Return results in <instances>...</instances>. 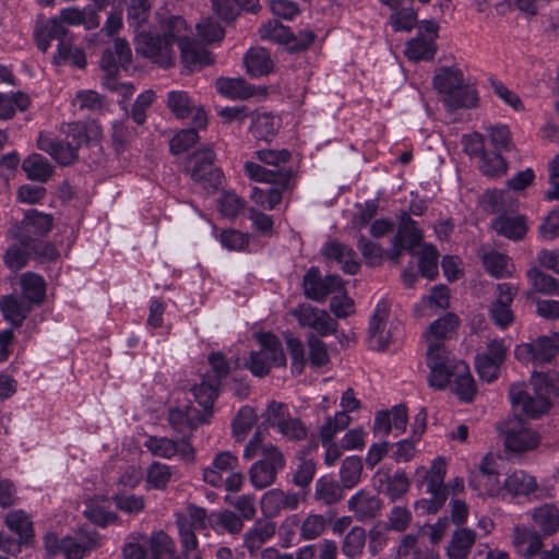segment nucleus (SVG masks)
Returning a JSON list of instances; mask_svg holds the SVG:
<instances>
[{
  "instance_id": "61",
  "label": "nucleus",
  "mask_w": 559,
  "mask_h": 559,
  "mask_svg": "<svg viewBox=\"0 0 559 559\" xmlns=\"http://www.w3.org/2000/svg\"><path fill=\"white\" fill-rule=\"evenodd\" d=\"M173 477L170 466L155 462L151 464L146 473V487L147 489H165Z\"/></svg>"
},
{
  "instance_id": "3",
  "label": "nucleus",
  "mask_w": 559,
  "mask_h": 559,
  "mask_svg": "<svg viewBox=\"0 0 559 559\" xmlns=\"http://www.w3.org/2000/svg\"><path fill=\"white\" fill-rule=\"evenodd\" d=\"M260 455L249 469L251 485L258 489H264L273 485L277 474L285 466V459L277 447L272 443H264L262 433L257 431L243 450V457L250 460Z\"/></svg>"
},
{
  "instance_id": "57",
  "label": "nucleus",
  "mask_w": 559,
  "mask_h": 559,
  "mask_svg": "<svg viewBox=\"0 0 559 559\" xmlns=\"http://www.w3.org/2000/svg\"><path fill=\"white\" fill-rule=\"evenodd\" d=\"M255 420L257 415L251 407L243 406L239 409L233 421V435L237 442H242L247 438Z\"/></svg>"
},
{
  "instance_id": "46",
  "label": "nucleus",
  "mask_w": 559,
  "mask_h": 559,
  "mask_svg": "<svg viewBox=\"0 0 559 559\" xmlns=\"http://www.w3.org/2000/svg\"><path fill=\"white\" fill-rule=\"evenodd\" d=\"M493 229L509 239L519 240L527 231L525 219L521 215H500L492 223Z\"/></svg>"
},
{
  "instance_id": "29",
  "label": "nucleus",
  "mask_w": 559,
  "mask_h": 559,
  "mask_svg": "<svg viewBox=\"0 0 559 559\" xmlns=\"http://www.w3.org/2000/svg\"><path fill=\"white\" fill-rule=\"evenodd\" d=\"M66 34L67 28L58 17H51L37 21L34 37L38 49L46 52L52 39H57L60 43V40L64 39Z\"/></svg>"
},
{
  "instance_id": "28",
  "label": "nucleus",
  "mask_w": 559,
  "mask_h": 559,
  "mask_svg": "<svg viewBox=\"0 0 559 559\" xmlns=\"http://www.w3.org/2000/svg\"><path fill=\"white\" fill-rule=\"evenodd\" d=\"M7 238L11 240V243L7 247V249L3 252V263L11 272L16 273L17 271L27 265L32 257V242H29L27 239H24L23 237Z\"/></svg>"
},
{
  "instance_id": "34",
  "label": "nucleus",
  "mask_w": 559,
  "mask_h": 559,
  "mask_svg": "<svg viewBox=\"0 0 559 559\" xmlns=\"http://www.w3.org/2000/svg\"><path fill=\"white\" fill-rule=\"evenodd\" d=\"M513 544L518 552L525 558L534 557L543 546L540 535L525 526H515L513 528Z\"/></svg>"
},
{
  "instance_id": "52",
  "label": "nucleus",
  "mask_w": 559,
  "mask_h": 559,
  "mask_svg": "<svg viewBox=\"0 0 559 559\" xmlns=\"http://www.w3.org/2000/svg\"><path fill=\"white\" fill-rule=\"evenodd\" d=\"M213 9L223 20H234L240 9L254 11L258 0H212Z\"/></svg>"
},
{
  "instance_id": "53",
  "label": "nucleus",
  "mask_w": 559,
  "mask_h": 559,
  "mask_svg": "<svg viewBox=\"0 0 559 559\" xmlns=\"http://www.w3.org/2000/svg\"><path fill=\"white\" fill-rule=\"evenodd\" d=\"M29 105V97L22 93L0 94V119H11L16 111H24Z\"/></svg>"
},
{
  "instance_id": "41",
  "label": "nucleus",
  "mask_w": 559,
  "mask_h": 559,
  "mask_svg": "<svg viewBox=\"0 0 559 559\" xmlns=\"http://www.w3.org/2000/svg\"><path fill=\"white\" fill-rule=\"evenodd\" d=\"M476 540V533L467 527H461L453 532L447 554L450 559H464Z\"/></svg>"
},
{
  "instance_id": "63",
  "label": "nucleus",
  "mask_w": 559,
  "mask_h": 559,
  "mask_svg": "<svg viewBox=\"0 0 559 559\" xmlns=\"http://www.w3.org/2000/svg\"><path fill=\"white\" fill-rule=\"evenodd\" d=\"M219 383L217 380H202L198 385L192 386L191 393L195 402L203 408H209L217 395Z\"/></svg>"
},
{
  "instance_id": "64",
  "label": "nucleus",
  "mask_w": 559,
  "mask_h": 559,
  "mask_svg": "<svg viewBox=\"0 0 559 559\" xmlns=\"http://www.w3.org/2000/svg\"><path fill=\"white\" fill-rule=\"evenodd\" d=\"M507 162L497 152H484L480 155L479 169L480 171L490 177H498L507 171Z\"/></svg>"
},
{
  "instance_id": "54",
  "label": "nucleus",
  "mask_w": 559,
  "mask_h": 559,
  "mask_svg": "<svg viewBox=\"0 0 559 559\" xmlns=\"http://www.w3.org/2000/svg\"><path fill=\"white\" fill-rule=\"evenodd\" d=\"M5 525L24 543H27L33 536V523L29 516L22 510L9 512L5 516Z\"/></svg>"
},
{
  "instance_id": "2",
  "label": "nucleus",
  "mask_w": 559,
  "mask_h": 559,
  "mask_svg": "<svg viewBox=\"0 0 559 559\" xmlns=\"http://www.w3.org/2000/svg\"><path fill=\"white\" fill-rule=\"evenodd\" d=\"M550 395H559V378L554 383L552 378L543 373H533L528 384L514 383L509 391L513 409L530 418H538L548 411Z\"/></svg>"
},
{
  "instance_id": "51",
  "label": "nucleus",
  "mask_w": 559,
  "mask_h": 559,
  "mask_svg": "<svg viewBox=\"0 0 559 559\" xmlns=\"http://www.w3.org/2000/svg\"><path fill=\"white\" fill-rule=\"evenodd\" d=\"M483 263L486 271L493 277H507L513 272V264L510 259L498 251H490L483 255Z\"/></svg>"
},
{
  "instance_id": "13",
  "label": "nucleus",
  "mask_w": 559,
  "mask_h": 559,
  "mask_svg": "<svg viewBox=\"0 0 559 559\" xmlns=\"http://www.w3.org/2000/svg\"><path fill=\"white\" fill-rule=\"evenodd\" d=\"M53 217L37 210H28L20 223H15L7 237L27 239L29 242L46 236L52 228Z\"/></svg>"
},
{
  "instance_id": "7",
  "label": "nucleus",
  "mask_w": 559,
  "mask_h": 559,
  "mask_svg": "<svg viewBox=\"0 0 559 559\" xmlns=\"http://www.w3.org/2000/svg\"><path fill=\"white\" fill-rule=\"evenodd\" d=\"M257 340L260 347L250 353L246 366L253 376L261 378L266 376L272 368L284 366L286 358L281 342L273 334L260 333L257 335Z\"/></svg>"
},
{
  "instance_id": "5",
  "label": "nucleus",
  "mask_w": 559,
  "mask_h": 559,
  "mask_svg": "<svg viewBox=\"0 0 559 559\" xmlns=\"http://www.w3.org/2000/svg\"><path fill=\"white\" fill-rule=\"evenodd\" d=\"M164 40L173 45L177 43L183 63L191 71L209 66L213 62L210 52L188 36L189 31L186 21L180 16H170L162 24Z\"/></svg>"
},
{
  "instance_id": "30",
  "label": "nucleus",
  "mask_w": 559,
  "mask_h": 559,
  "mask_svg": "<svg viewBox=\"0 0 559 559\" xmlns=\"http://www.w3.org/2000/svg\"><path fill=\"white\" fill-rule=\"evenodd\" d=\"M245 174L250 180L257 182L272 183L288 189L290 176L286 169H267L262 165L248 160L243 165Z\"/></svg>"
},
{
  "instance_id": "33",
  "label": "nucleus",
  "mask_w": 559,
  "mask_h": 559,
  "mask_svg": "<svg viewBox=\"0 0 559 559\" xmlns=\"http://www.w3.org/2000/svg\"><path fill=\"white\" fill-rule=\"evenodd\" d=\"M243 63L247 73L252 78L267 75L274 69V61L270 52L262 47L249 49L243 57Z\"/></svg>"
},
{
  "instance_id": "59",
  "label": "nucleus",
  "mask_w": 559,
  "mask_h": 559,
  "mask_svg": "<svg viewBox=\"0 0 559 559\" xmlns=\"http://www.w3.org/2000/svg\"><path fill=\"white\" fill-rule=\"evenodd\" d=\"M213 527L219 533L238 534L243 527V521L230 510H223L213 514Z\"/></svg>"
},
{
  "instance_id": "16",
  "label": "nucleus",
  "mask_w": 559,
  "mask_h": 559,
  "mask_svg": "<svg viewBox=\"0 0 559 559\" xmlns=\"http://www.w3.org/2000/svg\"><path fill=\"white\" fill-rule=\"evenodd\" d=\"M304 292L307 298L322 302L325 298L343 289V282L337 275L321 276L318 267H310L302 280Z\"/></svg>"
},
{
  "instance_id": "19",
  "label": "nucleus",
  "mask_w": 559,
  "mask_h": 559,
  "mask_svg": "<svg viewBox=\"0 0 559 559\" xmlns=\"http://www.w3.org/2000/svg\"><path fill=\"white\" fill-rule=\"evenodd\" d=\"M304 497L297 492L274 488L265 491L261 498L262 514L269 519L277 516L282 510H296Z\"/></svg>"
},
{
  "instance_id": "38",
  "label": "nucleus",
  "mask_w": 559,
  "mask_h": 559,
  "mask_svg": "<svg viewBox=\"0 0 559 559\" xmlns=\"http://www.w3.org/2000/svg\"><path fill=\"white\" fill-rule=\"evenodd\" d=\"M278 128V118L270 112H255L251 116L250 132L257 140L271 141Z\"/></svg>"
},
{
  "instance_id": "47",
  "label": "nucleus",
  "mask_w": 559,
  "mask_h": 559,
  "mask_svg": "<svg viewBox=\"0 0 559 559\" xmlns=\"http://www.w3.org/2000/svg\"><path fill=\"white\" fill-rule=\"evenodd\" d=\"M526 276L535 292L549 296H559V281L554 276L544 273L536 266L528 269Z\"/></svg>"
},
{
  "instance_id": "10",
  "label": "nucleus",
  "mask_w": 559,
  "mask_h": 559,
  "mask_svg": "<svg viewBox=\"0 0 559 559\" xmlns=\"http://www.w3.org/2000/svg\"><path fill=\"white\" fill-rule=\"evenodd\" d=\"M166 107L177 119L192 118V124L197 128H205L207 124L206 111L187 91H169L166 95Z\"/></svg>"
},
{
  "instance_id": "50",
  "label": "nucleus",
  "mask_w": 559,
  "mask_h": 559,
  "mask_svg": "<svg viewBox=\"0 0 559 559\" xmlns=\"http://www.w3.org/2000/svg\"><path fill=\"white\" fill-rule=\"evenodd\" d=\"M287 189H283L282 186L273 185L267 188H252L250 199L254 204L262 207L263 210H273L277 204L281 203L283 192Z\"/></svg>"
},
{
  "instance_id": "40",
  "label": "nucleus",
  "mask_w": 559,
  "mask_h": 559,
  "mask_svg": "<svg viewBox=\"0 0 559 559\" xmlns=\"http://www.w3.org/2000/svg\"><path fill=\"white\" fill-rule=\"evenodd\" d=\"M395 559H440L437 554L419 544L417 536L405 535L396 550Z\"/></svg>"
},
{
  "instance_id": "62",
  "label": "nucleus",
  "mask_w": 559,
  "mask_h": 559,
  "mask_svg": "<svg viewBox=\"0 0 559 559\" xmlns=\"http://www.w3.org/2000/svg\"><path fill=\"white\" fill-rule=\"evenodd\" d=\"M343 492L338 484L326 477H321L316 483L314 498L325 504H333L340 501Z\"/></svg>"
},
{
  "instance_id": "9",
  "label": "nucleus",
  "mask_w": 559,
  "mask_h": 559,
  "mask_svg": "<svg viewBox=\"0 0 559 559\" xmlns=\"http://www.w3.org/2000/svg\"><path fill=\"white\" fill-rule=\"evenodd\" d=\"M538 488L536 478L523 469L509 473L503 483L495 480L489 487V497L499 499L528 497Z\"/></svg>"
},
{
  "instance_id": "14",
  "label": "nucleus",
  "mask_w": 559,
  "mask_h": 559,
  "mask_svg": "<svg viewBox=\"0 0 559 559\" xmlns=\"http://www.w3.org/2000/svg\"><path fill=\"white\" fill-rule=\"evenodd\" d=\"M135 49L139 53L152 59L160 67L169 68L174 63V49L169 40L154 36L152 29L134 36Z\"/></svg>"
},
{
  "instance_id": "20",
  "label": "nucleus",
  "mask_w": 559,
  "mask_h": 559,
  "mask_svg": "<svg viewBox=\"0 0 559 559\" xmlns=\"http://www.w3.org/2000/svg\"><path fill=\"white\" fill-rule=\"evenodd\" d=\"M144 445L153 455L163 459H171L177 454L183 460L193 459V448L186 439L177 442L166 437H148Z\"/></svg>"
},
{
  "instance_id": "26",
  "label": "nucleus",
  "mask_w": 559,
  "mask_h": 559,
  "mask_svg": "<svg viewBox=\"0 0 559 559\" xmlns=\"http://www.w3.org/2000/svg\"><path fill=\"white\" fill-rule=\"evenodd\" d=\"M322 254L326 260L340 264L347 274H356L360 267L355 251L337 240L326 242L322 248Z\"/></svg>"
},
{
  "instance_id": "25",
  "label": "nucleus",
  "mask_w": 559,
  "mask_h": 559,
  "mask_svg": "<svg viewBox=\"0 0 559 559\" xmlns=\"http://www.w3.org/2000/svg\"><path fill=\"white\" fill-rule=\"evenodd\" d=\"M98 543L95 532L81 530L74 537H64L60 542V551L67 559H83Z\"/></svg>"
},
{
  "instance_id": "35",
  "label": "nucleus",
  "mask_w": 559,
  "mask_h": 559,
  "mask_svg": "<svg viewBox=\"0 0 559 559\" xmlns=\"http://www.w3.org/2000/svg\"><path fill=\"white\" fill-rule=\"evenodd\" d=\"M58 20L61 24L66 23L71 26L83 25L87 29L95 28L99 25V17L96 11L91 7L84 9L75 7L64 8L60 10Z\"/></svg>"
},
{
  "instance_id": "36",
  "label": "nucleus",
  "mask_w": 559,
  "mask_h": 559,
  "mask_svg": "<svg viewBox=\"0 0 559 559\" xmlns=\"http://www.w3.org/2000/svg\"><path fill=\"white\" fill-rule=\"evenodd\" d=\"M216 91L224 97L236 100L254 95V88L242 78H219L215 82Z\"/></svg>"
},
{
  "instance_id": "55",
  "label": "nucleus",
  "mask_w": 559,
  "mask_h": 559,
  "mask_svg": "<svg viewBox=\"0 0 559 559\" xmlns=\"http://www.w3.org/2000/svg\"><path fill=\"white\" fill-rule=\"evenodd\" d=\"M362 473V462L359 456H347L343 462L340 469L341 483L344 488L350 489L359 481Z\"/></svg>"
},
{
  "instance_id": "48",
  "label": "nucleus",
  "mask_w": 559,
  "mask_h": 559,
  "mask_svg": "<svg viewBox=\"0 0 559 559\" xmlns=\"http://www.w3.org/2000/svg\"><path fill=\"white\" fill-rule=\"evenodd\" d=\"M150 557L147 559H179L176 556L171 538L164 532H154L148 538Z\"/></svg>"
},
{
  "instance_id": "21",
  "label": "nucleus",
  "mask_w": 559,
  "mask_h": 559,
  "mask_svg": "<svg viewBox=\"0 0 559 559\" xmlns=\"http://www.w3.org/2000/svg\"><path fill=\"white\" fill-rule=\"evenodd\" d=\"M347 507L357 521L366 522L379 515L382 501L370 490L360 489L348 499Z\"/></svg>"
},
{
  "instance_id": "4",
  "label": "nucleus",
  "mask_w": 559,
  "mask_h": 559,
  "mask_svg": "<svg viewBox=\"0 0 559 559\" xmlns=\"http://www.w3.org/2000/svg\"><path fill=\"white\" fill-rule=\"evenodd\" d=\"M432 83L444 105L451 110L471 108L478 102L476 90L465 82L463 72L456 67L439 68Z\"/></svg>"
},
{
  "instance_id": "6",
  "label": "nucleus",
  "mask_w": 559,
  "mask_h": 559,
  "mask_svg": "<svg viewBox=\"0 0 559 559\" xmlns=\"http://www.w3.org/2000/svg\"><path fill=\"white\" fill-rule=\"evenodd\" d=\"M498 430L504 449L515 454L535 450L542 440L539 432L516 415L501 421Z\"/></svg>"
},
{
  "instance_id": "18",
  "label": "nucleus",
  "mask_w": 559,
  "mask_h": 559,
  "mask_svg": "<svg viewBox=\"0 0 559 559\" xmlns=\"http://www.w3.org/2000/svg\"><path fill=\"white\" fill-rule=\"evenodd\" d=\"M372 485L391 501H395L407 492L409 479L402 469L392 474L388 468H379L372 476Z\"/></svg>"
},
{
  "instance_id": "23",
  "label": "nucleus",
  "mask_w": 559,
  "mask_h": 559,
  "mask_svg": "<svg viewBox=\"0 0 559 559\" xmlns=\"http://www.w3.org/2000/svg\"><path fill=\"white\" fill-rule=\"evenodd\" d=\"M239 467L238 457L230 451H223L217 453L211 466L203 469V480L215 488L222 487L224 477L227 476Z\"/></svg>"
},
{
  "instance_id": "27",
  "label": "nucleus",
  "mask_w": 559,
  "mask_h": 559,
  "mask_svg": "<svg viewBox=\"0 0 559 559\" xmlns=\"http://www.w3.org/2000/svg\"><path fill=\"white\" fill-rule=\"evenodd\" d=\"M277 531L276 523L269 519H259L243 534V547L252 555L273 538Z\"/></svg>"
},
{
  "instance_id": "8",
  "label": "nucleus",
  "mask_w": 559,
  "mask_h": 559,
  "mask_svg": "<svg viewBox=\"0 0 559 559\" xmlns=\"http://www.w3.org/2000/svg\"><path fill=\"white\" fill-rule=\"evenodd\" d=\"M262 418L266 427L276 428L288 440H301L307 435L302 423L298 418L289 416L288 407L284 403L270 402Z\"/></svg>"
},
{
  "instance_id": "22",
  "label": "nucleus",
  "mask_w": 559,
  "mask_h": 559,
  "mask_svg": "<svg viewBox=\"0 0 559 559\" xmlns=\"http://www.w3.org/2000/svg\"><path fill=\"white\" fill-rule=\"evenodd\" d=\"M407 425V411L402 404L393 406L389 411H380L374 415L373 432L388 436L394 431L395 436L403 433Z\"/></svg>"
},
{
  "instance_id": "24",
  "label": "nucleus",
  "mask_w": 559,
  "mask_h": 559,
  "mask_svg": "<svg viewBox=\"0 0 559 559\" xmlns=\"http://www.w3.org/2000/svg\"><path fill=\"white\" fill-rule=\"evenodd\" d=\"M37 147L48 153L58 164L62 166L70 165L78 158L75 145H71L70 141L66 142L56 140L50 134L40 132L37 139Z\"/></svg>"
},
{
  "instance_id": "45",
  "label": "nucleus",
  "mask_w": 559,
  "mask_h": 559,
  "mask_svg": "<svg viewBox=\"0 0 559 559\" xmlns=\"http://www.w3.org/2000/svg\"><path fill=\"white\" fill-rule=\"evenodd\" d=\"M396 236L403 239L405 249L412 254H416V248L420 245L423 239V233L417 227V223L411 218L407 212L400 215V225Z\"/></svg>"
},
{
  "instance_id": "56",
  "label": "nucleus",
  "mask_w": 559,
  "mask_h": 559,
  "mask_svg": "<svg viewBox=\"0 0 559 559\" xmlns=\"http://www.w3.org/2000/svg\"><path fill=\"white\" fill-rule=\"evenodd\" d=\"M366 544V532L360 526H354L346 535L342 545V552L349 559L361 556Z\"/></svg>"
},
{
  "instance_id": "11",
  "label": "nucleus",
  "mask_w": 559,
  "mask_h": 559,
  "mask_svg": "<svg viewBox=\"0 0 559 559\" xmlns=\"http://www.w3.org/2000/svg\"><path fill=\"white\" fill-rule=\"evenodd\" d=\"M389 312V302L385 299H380L369 322V346L372 349H385L399 329V322H391L388 328Z\"/></svg>"
},
{
  "instance_id": "44",
  "label": "nucleus",
  "mask_w": 559,
  "mask_h": 559,
  "mask_svg": "<svg viewBox=\"0 0 559 559\" xmlns=\"http://www.w3.org/2000/svg\"><path fill=\"white\" fill-rule=\"evenodd\" d=\"M437 46L435 40L427 38L420 33L418 36L412 38L406 43L405 56L408 60L418 62L421 60H430L435 57Z\"/></svg>"
},
{
  "instance_id": "31",
  "label": "nucleus",
  "mask_w": 559,
  "mask_h": 559,
  "mask_svg": "<svg viewBox=\"0 0 559 559\" xmlns=\"http://www.w3.org/2000/svg\"><path fill=\"white\" fill-rule=\"evenodd\" d=\"M152 0H130L127 7V23L134 36L152 28Z\"/></svg>"
},
{
  "instance_id": "42",
  "label": "nucleus",
  "mask_w": 559,
  "mask_h": 559,
  "mask_svg": "<svg viewBox=\"0 0 559 559\" xmlns=\"http://www.w3.org/2000/svg\"><path fill=\"white\" fill-rule=\"evenodd\" d=\"M532 520L545 535L559 531V510L555 504L545 503L532 511Z\"/></svg>"
},
{
  "instance_id": "17",
  "label": "nucleus",
  "mask_w": 559,
  "mask_h": 559,
  "mask_svg": "<svg viewBox=\"0 0 559 559\" xmlns=\"http://www.w3.org/2000/svg\"><path fill=\"white\" fill-rule=\"evenodd\" d=\"M497 299L489 307V316L493 323L503 330L514 320L511 304L518 293V287L509 283H501L497 285Z\"/></svg>"
},
{
  "instance_id": "1",
  "label": "nucleus",
  "mask_w": 559,
  "mask_h": 559,
  "mask_svg": "<svg viewBox=\"0 0 559 559\" xmlns=\"http://www.w3.org/2000/svg\"><path fill=\"white\" fill-rule=\"evenodd\" d=\"M459 322L457 316L447 313L435 320L425 332L428 383L437 390L450 386L460 400L469 402L476 388L468 366L456 359L445 347V341L455 333Z\"/></svg>"
},
{
  "instance_id": "12",
  "label": "nucleus",
  "mask_w": 559,
  "mask_h": 559,
  "mask_svg": "<svg viewBox=\"0 0 559 559\" xmlns=\"http://www.w3.org/2000/svg\"><path fill=\"white\" fill-rule=\"evenodd\" d=\"M215 154L211 148L194 153L189 159L191 178L206 190L216 189L222 182V173L214 166Z\"/></svg>"
},
{
  "instance_id": "43",
  "label": "nucleus",
  "mask_w": 559,
  "mask_h": 559,
  "mask_svg": "<svg viewBox=\"0 0 559 559\" xmlns=\"http://www.w3.org/2000/svg\"><path fill=\"white\" fill-rule=\"evenodd\" d=\"M22 168L29 180L46 182L53 173L49 160L40 154H32L22 163Z\"/></svg>"
},
{
  "instance_id": "37",
  "label": "nucleus",
  "mask_w": 559,
  "mask_h": 559,
  "mask_svg": "<svg viewBox=\"0 0 559 559\" xmlns=\"http://www.w3.org/2000/svg\"><path fill=\"white\" fill-rule=\"evenodd\" d=\"M32 306L27 304L24 298L10 295L4 296L0 300V309L4 319L10 322L13 326L22 324Z\"/></svg>"
},
{
  "instance_id": "39",
  "label": "nucleus",
  "mask_w": 559,
  "mask_h": 559,
  "mask_svg": "<svg viewBox=\"0 0 559 559\" xmlns=\"http://www.w3.org/2000/svg\"><path fill=\"white\" fill-rule=\"evenodd\" d=\"M24 300L31 306L40 304L46 295V283L39 274L26 272L20 278Z\"/></svg>"
},
{
  "instance_id": "60",
  "label": "nucleus",
  "mask_w": 559,
  "mask_h": 559,
  "mask_svg": "<svg viewBox=\"0 0 559 559\" xmlns=\"http://www.w3.org/2000/svg\"><path fill=\"white\" fill-rule=\"evenodd\" d=\"M259 35L264 40L277 44H289L293 39L290 29L278 21L263 23L259 28Z\"/></svg>"
},
{
  "instance_id": "49",
  "label": "nucleus",
  "mask_w": 559,
  "mask_h": 559,
  "mask_svg": "<svg viewBox=\"0 0 559 559\" xmlns=\"http://www.w3.org/2000/svg\"><path fill=\"white\" fill-rule=\"evenodd\" d=\"M199 417V412L192 407H187L186 409L171 408L169 411L168 421L174 430L185 435L194 429Z\"/></svg>"
},
{
  "instance_id": "32",
  "label": "nucleus",
  "mask_w": 559,
  "mask_h": 559,
  "mask_svg": "<svg viewBox=\"0 0 559 559\" xmlns=\"http://www.w3.org/2000/svg\"><path fill=\"white\" fill-rule=\"evenodd\" d=\"M447 474V462L442 456L432 460L430 467L420 466L416 468V475L424 478L427 492H447L444 478Z\"/></svg>"
},
{
  "instance_id": "15",
  "label": "nucleus",
  "mask_w": 559,
  "mask_h": 559,
  "mask_svg": "<svg viewBox=\"0 0 559 559\" xmlns=\"http://www.w3.org/2000/svg\"><path fill=\"white\" fill-rule=\"evenodd\" d=\"M290 314L301 328H308L320 336L332 335L337 330V322L325 310L302 304L290 310Z\"/></svg>"
},
{
  "instance_id": "58",
  "label": "nucleus",
  "mask_w": 559,
  "mask_h": 559,
  "mask_svg": "<svg viewBox=\"0 0 559 559\" xmlns=\"http://www.w3.org/2000/svg\"><path fill=\"white\" fill-rule=\"evenodd\" d=\"M415 255H418V264L421 275L428 280H433L438 275L439 253L436 247L432 245H424L420 251L416 252Z\"/></svg>"
}]
</instances>
